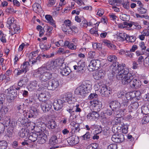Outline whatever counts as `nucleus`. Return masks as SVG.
<instances>
[{"label": "nucleus", "instance_id": "5fc2aeb1", "mask_svg": "<svg viewBox=\"0 0 149 149\" xmlns=\"http://www.w3.org/2000/svg\"><path fill=\"white\" fill-rule=\"evenodd\" d=\"M71 24V21L69 19L65 20L64 22L63 25L65 26L68 27L70 28Z\"/></svg>", "mask_w": 149, "mask_h": 149}, {"label": "nucleus", "instance_id": "0e129e2a", "mask_svg": "<svg viewBox=\"0 0 149 149\" xmlns=\"http://www.w3.org/2000/svg\"><path fill=\"white\" fill-rule=\"evenodd\" d=\"M23 115L26 118H31V116L29 111L24 110L23 111Z\"/></svg>", "mask_w": 149, "mask_h": 149}, {"label": "nucleus", "instance_id": "de8ad7c7", "mask_svg": "<svg viewBox=\"0 0 149 149\" xmlns=\"http://www.w3.org/2000/svg\"><path fill=\"white\" fill-rule=\"evenodd\" d=\"M83 140H89L91 138V135L89 132H87L86 133L82 136Z\"/></svg>", "mask_w": 149, "mask_h": 149}, {"label": "nucleus", "instance_id": "dca6fc26", "mask_svg": "<svg viewBox=\"0 0 149 149\" xmlns=\"http://www.w3.org/2000/svg\"><path fill=\"white\" fill-rule=\"evenodd\" d=\"M129 84L131 87L133 89H139L141 87V82L139 80L134 78Z\"/></svg>", "mask_w": 149, "mask_h": 149}, {"label": "nucleus", "instance_id": "39448f33", "mask_svg": "<svg viewBox=\"0 0 149 149\" xmlns=\"http://www.w3.org/2000/svg\"><path fill=\"white\" fill-rule=\"evenodd\" d=\"M18 121L20 123L19 124H20L23 127L27 128L28 129L32 130L35 128V124L29 121L27 118L23 119L19 118L18 119Z\"/></svg>", "mask_w": 149, "mask_h": 149}, {"label": "nucleus", "instance_id": "6ab92c4d", "mask_svg": "<svg viewBox=\"0 0 149 149\" xmlns=\"http://www.w3.org/2000/svg\"><path fill=\"white\" fill-rule=\"evenodd\" d=\"M57 62L56 61H52L48 62L46 64L45 67H42L46 69L48 71H50L54 69L55 67L57 66Z\"/></svg>", "mask_w": 149, "mask_h": 149}, {"label": "nucleus", "instance_id": "9b49d317", "mask_svg": "<svg viewBox=\"0 0 149 149\" xmlns=\"http://www.w3.org/2000/svg\"><path fill=\"white\" fill-rule=\"evenodd\" d=\"M40 107L44 112L48 111L52 107V104L49 100L42 101Z\"/></svg>", "mask_w": 149, "mask_h": 149}, {"label": "nucleus", "instance_id": "a878e982", "mask_svg": "<svg viewBox=\"0 0 149 149\" xmlns=\"http://www.w3.org/2000/svg\"><path fill=\"white\" fill-rule=\"evenodd\" d=\"M64 46L67 47L70 49L72 50H75L77 49V46L72 42H70L68 41H65L64 43Z\"/></svg>", "mask_w": 149, "mask_h": 149}, {"label": "nucleus", "instance_id": "f8f14e48", "mask_svg": "<svg viewBox=\"0 0 149 149\" xmlns=\"http://www.w3.org/2000/svg\"><path fill=\"white\" fill-rule=\"evenodd\" d=\"M59 86L58 81L56 79H52L48 82L47 89L54 90Z\"/></svg>", "mask_w": 149, "mask_h": 149}, {"label": "nucleus", "instance_id": "0eeeda50", "mask_svg": "<svg viewBox=\"0 0 149 149\" xmlns=\"http://www.w3.org/2000/svg\"><path fill=\"white\" fill-rule=\"evenodd\" d=\"M109 107L112 109L114 115L117 112L118 113H120V112L122 111L120 110V104L117 101L114 100L111 102L109 104Z\"/></svg>", "mask_w": 149, "mask_h": 149}, {"label": "nucleus", "instance_id": "09e8293b", "mask_svg": "<svg viewBox=\"0 0 149 149\" xmlns=\"http://www.w3.org/2000/svg\"><path fill=\"white\" fill-rule=\"evenodd\" d=\"M81 107L79 104H77L74 106V109L76 112H78L79 113L82 110L81 109Z\"/></svg>", "mask_w": 149, "mask_h": 149}, {"label": "nucleus", "instance_id": "f257e3e1", "mask_svg": "<svg viewBox=\"0 0 149 149\" xmlns=\"http://www.w3.org/2000/svg\"><path fill=\"white\" fill-rule=\"evenodd\" d=\"M125 64L114 63L113 65V74L117 73L116 78L118 80H122L123 85H127L134 78L133 75L129 72V69L125 67Z\"/></svg>", "mask_w": 149, "mask_h": 149}, {"label": "nucleus", "instance_id": "c85d7f7f", "mask_svg": "<svg viewBox=\"0 0 149 149\" xmlns=\"http://www.w3.org/2000/svg\"><path fill=\"white\" fill-rule=\"evenodd\" d=\"M84 63L81 61L78 62L77 63V65H75L74 66V69L75 70H77L78 71H82L84 70Z\"/></svg>", "mask_w": 149, "mask_h": 149}, {"label": "nucleus", "instance_id": "e2e57ef3", "mask_svg": "<svg viewBox=\"0 0 149 149\" xmlns=\"http://www.w3.org/2000/svg\"><path fill=\"white\" fill-rule=\"evenodd\" d=\"M131 51H126L125 53V55L127 57H128L130 58H132L134 54L131 52Z\"/></svg>", "mask_w": 149, "mask_h": 149}, {"label": "nucleus", "instance_id": "f704fd0d", "mask_svg": "<svg viewBox=\"0 0 149 149\" xmlns=\"http://www.w3.org/2000/svg\"><path fill=\"white\" fill-rule=\"evenodd\" d=\"M29 111L31 118L34 117L37 114L38 112L36 109L33 107H31Z\"/></svg>", "mask_w": 149, "mask_h": 149}, {"label": "nucleus", "instance_id": "ea45409f", "mask_svg": "<svg viewBox=\"0 0 149 149\" xmlns=\"http://www.w3.org/2000/svg\"><path fill=\"white\" fill-rule=\"evenodd\" d=\"M30 66L28 61L24 62L23 64L21 66V68H22L25 71L26 73L28 70V67Z\"/></svg>", "mask_w": 149, "mask_h": 149}, {"label": "nucleus", "instance_id": "774afa93", "mask_svg": "<svg viewBox=\"0 0 149 149\" xmlns=\"http://www.w3.org/2000/svg\"><path fill=\"white\" fill-rule=\"evenodd\" d=\"M80 26L81 27L86 28L88 26L87 21L86 20L82 21L80 24Z\"/></svg>", "mask_w": 149, "mask_h": 149}, {"label": "nucleus", "instance_id": "8fccbe9b", "mask_svg": "<svg viewBox=\"0 0 149 149\" xmlns=\"http://www.w3.org/2000/svg\"><path fill=\"white\" fill-rule=\"evenodd\" d=\"M120 18L123 21H127L129 20V16L125 14H122L120 16Z\"/></svg>", "mask_w": 149, "mask_h": 149}, {"label": "nucleus", "instance_id": "cd10ccee", "mask_svg": "<svg viewBox=\"0 0 149 149\" xmlns=\"http://www.w3.org/2000/svg\"><path fill=\"white\" fill-rule=\"evenodd\" d=\"M124 113L122 112V111L120 112V113H118L117 112L116 113H115V114L116 115V116L117 117L115 118V119L114 120V122L116 125H117L120 124V118L121 117L122 115Z\"/></svg>", "mask_w": 149, "mask_h": 149}, {"label": "nucleus", "instance_id": "4468645a", "mask_svg": "<svg viewBox=\"0 0 149 149\" xmlns=\"http://www.w3.org/2000/svg\"><path fill=\"white\" fill-rule=\"evenodd\" d=\"M91 106L94 110L99 111L102 107V103L98 100H93L90 102Z\"/></svg>", "mask_w": 149, "mask_h": 149}, {"label": "nucleus", "instance_id": "680f3d73", "mask_svg": "<svg viewBox=\"0 0 149 149\" xmlns=\"http://www.w3.org/2000/svg\"><path fill=\"white\" fill-rule=\"evenodd\" d=\"M108 149H117V144L115 143L111 144L108 146Z\"/></svg>", "mask_w": 149, "mask_h": 149}, {"label": "nucleus", "instance_id": "7c9ffc66", "mask_svg": "<svg viewBox=\"0 0 149 149\" xmlns=\"http://www.w3.org/2000/svg\"><path fill=\"white\" fill-rule=\"evenodd\" d=\"M129 101L128 100H126L125 99H123V102L121 104H120L121 109H120V110L122 111V113L124 112L127 106Z\"/></svg>", "mask_w": 149, "mask_h": 149}, {"label": "nucleus", "instance_id": "c03bdc74", "mask_svg": "<svg viewBox=\"0 0 149 149\" xmlns=\"http://www.w3.org/2000/svg\"><path fill=\"white\" fill-rule=\"evenodd\" d=\"M45 18L46 20H47L50 23V24L52 25L55 24L54 21L52 19L51 16L50 15H46L45 16Z\"/></svg>", "mask_w": 149, "mask_h": 149}, {"label": "nucleus", "instance_id": "c756f323", "mask_svg": "<svg viewBox=\"0 0 149 149\" xmlns=\"http://www.w3.org/2000/svg\"><path fill=\"white\" fill-rule=\"evenodd\" d=\"M38 85V82L36 81H31L28 86V88L29 90L32 91L36 89Z\"/></svg>", "mask_w": 149, "mask_h": 149}, {"label": "nucleus", "instance_id": "9d476101", "mask_svg": "<svg viewBox=\"0 0 149 149\" xmlns=\"http://www.w3.org/2000/svg\"><path fill=\"white\" fill-rule=\"evenodd\" d=\"M38 52L37 51L30 53L29 56L28 63L31 66L37 63V61L36 59V56L37 55Z\"/></svg>", "mask_w": 149, "mask_h": 149}, {"label": "nucleus", "instance_id": "423d86ee", "mask_svg": "<svg viewBox=\"0 0 149 149\" xmlns=\"http://www.w3.org/2000/svg\"><path fill=\"white\" fill-rule=\"evenodd\" d=\"M101 61L98 59H94L90 61L88 66V69L89 71H93L97 70L101 66Z\"/></svg>", "mask_w": 149, "mask_h": 149}, {"label": "nucleus", "instance_id": "37998d69", "mask_svg": "<svg viewBox=\"0 0 149 149\" xmlns=\"http://www.w3.org/2000/svg\"><path fill=\"white\" fill-rule=\"evenodd\" d=\"M8 145V143L6 141H0V149H6Z\"/></svg>", "mask_w": 149, "mask_h": 149}, {"label": "nucleus", "instance_id": "6e6552de", "mask_svg": "<svg viewBox=\"0 0 149 149\" xmlns=\"http://www.w3.org/2000/svg\"><path fill=\"white\" fill-rule=\"evenodd\" d=\"M5 92L8 96H10L12 100L14 99L17 95L16 87L14 86H11L9 88L6 90Z\"/></svg>", "mask_w": 149, "mask_h": 149}, {"label": "nucleus", "instance_id": "603ef678", "mask_svg": "<svg viewBox=\"0 0 149 149\" xmlns=\"http://www.w3.org/2000/svg\"><path fill=\"white\" fill-rule=\"evenodd\" d=\"M130 105L132 109H136L139 107V104L138 102H132Z\"/></svg>", "mask_w": 149, "mask_h": 149}, {"label": "nucleus", "instance_id": "2f4dec72", "mask_svg": "<svg viewBox=\"0 0 149 149\" xmlns=\"http://www.w3.org/2000/svg\"><path fill=\"white\" fill-rule=\"evenodd\" d=\"M10 29L12 30L13 32L11 33L12 36L15 34L19 33L20 31L19 27L16 24L12 26V27L9 28V29Z\"/></svg>", "mask_w": 149, "mask_h": 149}, {"label": "nucleus", "instance_id": "864d4df0", "mask_svg": "<svg viewBox=\"0 0 149 149\" xmlns=\"http://www.w3.org/2000/svg\"><path fill=\"white\" fill-rule=\"evenodd\" d=\"M6 12L7 13L9 14H12L13 13H15L16 11H15L14 9L12 7H8L5 10Z\"/></svg>", "mask_w": 149, "mask_h": 149}, {"label": "nucleus", "instance_id": "f03ea898", "mask_svg": "<svg viewBox=\"0 0 149 149\" xmlns=\"http://www.w3.org/2000/svg\"><path fill=\"white\" fill-rule=\"evenodd\" d=\"M33 75L35 77L38 78L42 82H45L52 77V74L50 71L42 67L36 70Z\"/></svg>", "mask_w": 149, "mask_h": 149}, {"label": "nucleus", "instance_id": "ddd939ff", "mask_svg": "<svg viewBox=\"0 0 149 149\" xmlns=\"http://www.w3.org/2000/svg\"><path fill=\"white\" fill-rule=\"evenodd\" d=\"M60 72L63 76H67L69 75L71 71L68 67L64 63H62L61 66L60 67Z\"/></svg>", "mask_w": 149, "mask_h": 149}, {"label": "nucleus", "instance_id": "e433bc0d", "mask_svg": "<svg viewBox=\"0 0 149 149\" xmlns=\"http://www.w3.org/2000/svg\"><path fill=\"white\" fill-rule=\"evenodd\" d=\"M107 59L109 61L113 63V64H112L113 66V65L114 63H118V64H119L118 62H117V58L114 55H111L109 56L108 57Z\"/></svg>", "mask_w": 149, "mask_h": 149}, {"label": "nucleus", "instance_id": "052dcab7", "mask_svg": "<svg viewBox=\"0 0 149 149\" xmlns=\"http://www.w3.org/2000/svg\"><path fill=\"white\" fill-rule=\"evenodd\" d=\"M138 10L139 13L141 14L145 13L147 11V10L143 7L138 8Z\"/></svg>", "mask_w": 149, "mask_h": 149}, {"label": "nucleus", "instance_id": "aec40b11", "mask_svg": "<svg viewBox=\"0 0 149 149\" xmlns=\"http://www.w3.org/2000/svg\"><path fill=\"white\" fill-rule=\"evenodd\" d=\"M111 91L110 88L104 85L101 88V95L103 97H107L110 94Z\"/></svg>", "mask_w": 149, "mask_h": 149}, {"label": "nucleus", "instance_id": "72a5a7b5", "mask_svg": "<svg viewBox=\"0 0 149 149\" xmlns=\"http://www.w3.org/2000/svg\"><path fill=\"white\" fill-rule=\"evenodd\" d=\"M38 136V132L36 133H31L29 136V140L32 142H35L37 140Z\"/></svg>", "mask_w": 149, "mask_h": 149}, {"label": "nucleus", "instance_id": "473e14b6", "mask_svg": "<svg viewBox=\"0 0 149 149\" xmlns=\"http://www.w3.org/2000/svg\"><path fill=\"white\" fill-rule=\"evenodd\" d=\"M58 140L56 136L55 135L52 136L50 139L49 141V143L51 146H54L57 144Z\"/></svg>", "mask_w": 149, "mask_h": 149}, {"label": "nucleus", "instance_id": "a211bd4d", "mask_svg": "<svg viewBox=\"0 0 149 149\" xmlns=\"http://www.w3.org/2000/svg\"><path fill=\"white\" fill-rule=\"evenodd\" d=\"M47 136L44 133L40 132H38L37 142L39 144H43L46 142Z\"/></svg>", "mask_w": 149, "mask_h": 149}, {"label": "nucleus", "instance_id": "f3484780", "mask_svg": "<svg viewBox=\"0 0 149 149\" xmlns=\"http://www.w3.org/2000/svg\"><path fill=\"white\" fill-rule=\"evenodd\" d=\"M68 97L67 100L66 102L68 103L66 104L65 107V109L66 110L70 109L73 110L74 109V104L73 103V101L72 100V98L70 94H67Z\"/></svg>", "mask_w": 149, "mask_h": 149}, {"label": "nucleus", "instance_id": "13d9d810", "mask_svg": "<svg viewBox=\"0 0 149 149\" xmlns=\"http://www.w3.org/2000/svg\"><path fill=\"white\" fill-rule=\"evenodd\" d=\"M129 4V1L127 0L126 1H124L122 5L125 8L128 9L130 8Z\"/></svg>", "mask_w": 149, "mask_h": 149}, {"label": "nucleus", "instance_id": "a19ab883", "mask_svg": "<svg viewBox=\"0 0 149 149\" xmlns=\"http://www.w3.org/2000/svg\"><path fill=\"white\" fill-rule=\"evenodd\" d=\"M67 141L70 145H74L77 143V141H76L75 139L72 136H70L68 138Z\"/></svg>", "mask_w": 149, "mask_h": 149}, {"label": "nucleus", "instance_id": "58836bf2", "mask_svg": "<svg viewBox=\"0 0 149 149\" xmlns=\"http://www.w3.org/2000/svg\"><path fill=\"white\" fill-rule=\"evenodd\" d=\"M15 19L13 17L11 16L8 19L7 23L9 26V28L12 26L13 25L15 24Z\"/></svg>", "mask_w": 149, "mask_h": 149}, {"label": "nucleus", "instance_id": "7ed1b4c3", "mask_svg": "<svg viewBox=\"0 0 149 149\" xmlns=\"http://www.w3.org/2000/svg\"><path fill=\"white\" fill-rule=\"evenodd\" d=\"M91 89V85L86 83L78 87L75 91V92L78 94L82 96L89 93Z\"/></svg>", "mask_w": 149, "mask_h": 149}, {"label": "nucleus", "instance_id": "bb28decb", "mask_svg": "<svg viewBox=\"0 0 149 149\" xmlns=\"http://www.w3.org/2000/svg\"><path fill=\"white\" fill-rule=\"evenodd\" d=\"M57 125L56 122L53 120H49L47 124V127L50 130L55 129L57 127Z\"/></svg>", "mask_w": 149, "mask_h": 149}, {"label": "nucleus", "instance_id": "4be33fe9", "mask_svg": "<svg viewBox=\"0 0 149 149\" xmlns=\"http://www.w3.org/2000/svg\"><path fill=\"white\" fill-rule=\"evenodd\" d=\"M16 124L14 121L11 120H10L6 121L4 124V126L8 127V130L9 129L11 131H13V128L16 126Z\"/></svg>", "mask_w": 149, "mask_h": 149}, {"label": "nucleus", "instance_id": "2eb2a0df", "mask_svg": "<svg viewBox=\"0 0 149 149\" xmlns=\"http://www.w3.org/2000/svg\"><path fill=\"white\" fill-rule=\"evenodd\" d=\"M124 139V135L122 134H113L111 137L112 140L114 142L120 143Z\"/></svg>", "mask_w": 149, "mask_h": 149}, {"label": "nucleus", "instance_id": "20e7f679", "mask_svg": "<svg viewBox=\"0 0 149 149\" xmlns=\"http://www.w3.org/2000/svg\"><path fill=\"white\" fill-rule=\"evenodd\" d=\"M67 94L62 95L60 99L57 100L53 103L54 109L55 110L58 111L61 109L63 107V104L67 100L68 97Z\"/></svg>", "mask_w": 149, "mask_h": 149}, {"label": "nucleus", "instance_id": "69168bd1", "mask_svg": "<svg viewBox=\"0 0 149 149\" xmlns=\"http://www.w3.org/2000/svg\"><path fill=\"white\" fill-rule=\"evenodd\" d=\"M128 125H124L122 130V132L123 133L126 134L128 132Z\"/></svg>", "mask_w": 149, "mask_h": 149}, {"label": "nucleus", "instance_id": "49530a36", "mask_svg": "<svg viewBox=\"0 0 149 149\" xmlns=\"http://www.w3.org/2000/svg\"><path fill=\"white\" fill-rule=\"evenodd\" d=\"M1 108L2 109H1L0 113H1L2 116H4L6 114L8 113V109L6 106H2Z\"/></svg>", "mask_w": 149, "mask_h": 149}, {"label": "nucleus", "instance_id": "6e6d98bb", "mask_svg": "<svg viewBox=\"0 0 149 149\" xmlns=\"http://www.w3.org/2000/svg\"><path fill=\"white\" fill-rule=\"evenodd\" d=\"M90 32L91 34L94 35L96 36H97L99 35L97 31L95 28H91L90 29Z\"/></svg>", "mask_w": 149, "mask_h": 149}, {"label": "nucleus", "instance_id": "1a4fd4ad", "mask_svg": "<svg viewBox=\"0 0 149 149\" xmlns=\"http://www.w3.org/2000/svg\"><path fill=\"white\" fill-rule=\"evenodd\" d=\"M39 88L38 89V91H41V92L39 95L38 99L40 101H44V99L46 98V94L47 93V88L46 86H41L39 85H38Z\"/></svg>", "mask_w": 149, "mask_h": 149}, {"label": "nucleus", "instance_id": "3c124183", "mask_svg": "<svg viewBox=\"0 0 149 149\" xmlns=\"http://www.w3.org/2000/svg\"><path fill=\"white\" fill-rule=\"evenodd\" d=\"M16 70H17V72L16 74L17 76L19 75L22 74H23L24 73H25V71H24V70H23L22 68H20V69L19 68L18 69H15V70L14 71V72Z\"/></svg>", "mask_w": 149, "mask_h": 149}, {"label": "nucleus", "instance_id": "79ce46f5", "mask_svg": "<svg viewBox=\"0 0 149 149\" xmlns=\"http://www.w3.org/2000/svg\"><path fill=\"white\" fill-rule=\"evenodd\" d=\"M36 127H38L41 131L44 130L45 127V124L43 122H38L36 123Z\"/></svg>", "mask_w": 149, "mask_h": 149}, {"label": "nucleus", "instance_id": "393cba45", "mask_svg": "<svg viewBox=\"0 0 149 149\" xmlns=\"http://www.w3.org/2000/svg\"><path fill=\"white\" fill-rule=\"evenodd\" d=\"M138 92L136 91L128 93L126 94L125 93V95L124 99H125L126 100L129 101L133 97H136V94Z\"/></svg>", "mask_w": 149, "mask_h": 149}, {"label": "nucleus", "instance_id": "4c0bfd02", "mask_svg": "<svg viewBox=\"0 0 149 149\" xmlns=\"http://www.w3.org/2000/svg\"><path fill=\"white\" fill-rule=\"evenodd\" d=\"M127 35L124 33H120L118 36V39L123 41L125 40H127Z\"/></svg>", "mask_w": 149, "mask_h": 149}, {"label": "nucleus", "instance_id": "4d7b16f0", "mask_svg": "<svg viewBox=\"0 0 149 149\" xmlns=\"http://www.w3.org/2000/svg\"><path fill=\"white\" fill-rule=\"evenodd\" d=\"M96 56L95 52L91 51L88 53V57L89 58H96Z\"/></svg>", "mask_w": 149, "mask_h": 149}, {"label": "nucleus", "instance_id": "a18cd8bd", "mask_svg": "<svg viewBox=\"0 0 149 149\" xmlns=\"http://www.w3.org/2000/svg\"><path fill=\"white\" fill-rule=\"evenodd\" d=\"M26 130H25L24 129H22L18 132V135L21 138H24L26 134Z\"/></svg>", "mask_w": 149, "mask_h": 149}, {"label": "nucleus", "instance_id": "338daca9", "mask_svg": "<svg viewBox=\"0 0 149 149\" xmlns=\"http://www.w3.org/2000/svg\"><path fill=\"white\" fill-rule=\"evenodd\" d=\"M128 39L129 41L131 42H134L136 40V37L133 36H130L127 35V39Z\"/></svg>", "mask_w": 149, "mask_h": 149}, {"label": "nucleus", "instance_id": "b1692460", "mask_svg": "<svg viewBox=\"0 0 149 149\" xmlns=\"http://www.w3.org/2000/svg\"><path fill=\"white\" fill-rule=\"evenodd\" d=\"M32 7L33 10L37 13L39 14L43 13V10L39 3H34Z\"/></svg>", "mask_w": 149, "mask_h": 149}, {"label": "nucleus", "instance_id": "412c9836", "mask_svg": "<svg viewBox=\"0 0 149 149\" xmlns=\"http://www.w3.org/2000/svg\"><path fill=\"white\" fill-rule=\"evenodd\" d=\"M105 75V72L102 70L96 72L93 75L94 79L96 80H99L103 79Z\"/></svg>", "mask_w": 149, "mask_h": 149}, {"label": "nucleus", "instance_id": "bf43d9fd", "mask_svg": "<svg viewBox=\"0 0 149 149\" xmlns=\"http://www.w3.org/2000/svg\"><path fill=\"white\" fill-rule=\"evenodd\" d=\"M5 96L3 94H0V104L2 105L5 102Z\"/></svg>", "mask_w": 149, "mask_h": 149}, {"label": "nucleus", "instance_id": "5701e85b", "mask_svg": "<svg viewBox=\"0 0 149 149\" xmlns=\"http://www.w3.org/2000/svg\"><path fill=\"white\" fill-rule=\"evenodd\" d=\"M99 116H100L97 112L93 111L88 113L87 116V118L88 119L93 121L99 117Z\"/></svg>", "mask_w": 149, "mask_h": 149}, {"label": "nucleus", "instance_id": "c9c22d12", "mask_svg": "<svg viewBox=\"0 0 149 149\" xmlns=\"http://www.w3.org/2000/svg\"><path fill=\"white\" fill-rule=\"evenodd\" d=\"M78 28L75 26H72L70 28L68 31V33L72 35L78 32Z\"/></svg>", "mask_w": 149, "mask_h": 149}]
</instances>
